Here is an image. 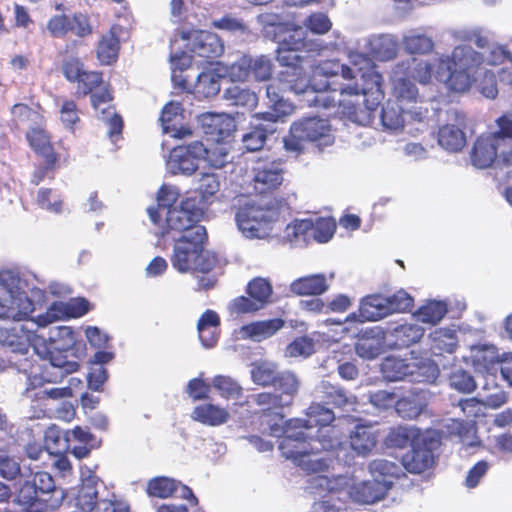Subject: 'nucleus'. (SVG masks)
<instances>
[{
  "mask_svg": "<svg viewBox=\"0 0 512 512\" xmlns=\"http://www.w3.org/2000/svg\"><path fill=\"white\" fill-rule=\"evenodd\" d=\"M339 71L348 83L341 84L335 106L352 122L370 125L384 99L383 76L371 68L363 72L360 79H355L353 69L346 64L339 65Z\"/></svg>",
  "mask_w": 512,
  "mask_h": 512,
  "instance_id": "f257e3e1",
  "label": "nucleus"
},
{
  "mask_svg": "<svg viewBox=\"0 0 512 512\" xmlns=\"http://www.w3.org/2000/svg\"><path fill=\"white\" fill-rule=\"evenodd\" d=\"M306 47L304 41H299L294 46L280 47L277 50V61L283 67L279 74V81L283 85L282 90H289L296 94L311 93L313 97L308 99L310 105L315 107H335V99L326 91H316L310 84L303 66L304 57L298 51Z\"/></svg>",
  "mask_w": 512,
  "mask_h": 512,
  "instance_id": "f03ea898",
  "label": "nucleus"
},
{
  "mask_svg": "<svg viewBox=\"0 0 512 512\" xmlns=\"http://www.w3.org/2000/svg\"><path fill=\"white\" fill-rule=\"evenodd\" d=\"M207 241L205 227H196L187 235H181L173 244L170 257L172 267L179 273L211 272L218 264V258L205 249Z\"/></svg>",
  "mask_w": 512,
  "mask_h": 512,
  "instance_id": "7ed1b4c3",
  "label": "nucleus"
},
{
  "mask_svg": "<svg viewBox=\"0 0 512 512\" xmlns=\"http://www.w3.org/2000/svg\"><path fill=\"white\" fill-rule=\"evenodd\" d=\"M483 63V54L469 45H458L451 55L439 57L436 77L444 81L451 91L463 93L471 87L472 72Z\"/></svg>",
  "mask_w": 512,
  "mask_h": 512,
  "instance_id": "20e7f679",
  "label": "nucleus"
},
{
  "mask_svg": "<svg viewBox=\"0 0 512 512\" xmlns=\"http://www.w3.org/2000/svg\"><path fill=\"white\" fill-rule=\"evenodd\" d=\"M16 497L24 512H47L58 509L66 493L55 486L49 473L36 472L21 485Z\"/></svg>",
  "mask_w": 512,
  "mask_h": 512,
  "instance_id": "39448f33",
  "label": "nucleus"
},
{
  "mask_svg": "<svg viewBox=\"0 0 512 512\" xmlns=\"http://www.w3.org/2000/svg\"><path fill=\"white\" fill-rule=\"evenodd\" d=\"M333 410L321 403H313L307 411V419H294L292 424L303 427L306 431L318 427L314 442H318L325 451L338 450L343 445L344 433L339 424H333Z\"/></svg>",
  "mask_w": 512,
  "mask_h": 512,
  "instance_id": "423d86ee",
  "label": "nucleus"
},
{
  "mask_svg": "<svg viewBox=\"0 0 512 512\" xmlns=\"http://www.w3.org/2000/svg\"><path fill=\"white\" fill-rule=\"evenodd\" d=\"M278 215L273 207L247 204L237 209L235 220L245 237L263 239L270 236Z\"/></svg>",
  "mask_w": 512,
  "mask_h": 512,
  "instance_id": "0eeeda50",
  "label": "nucleus"
},
{
  "mask_svg": "<svg viewBox=\"0 0 512 512\" xmlns=\"http://www.w3.org/2000/svg\"><path fill=\"white\" fill-rule=\"evenodd\" d=\"M293 421L294 419H290L285 424L279 450L284 458L302 466L305 457L325 450L318 442H314L315 438L310 436L303 427L292 424Z\"/></svg>",
  "mask_w": 512,
  "mask_h": 512,
  "instance_id": "6e6552de",
  "label": "nucleus"
},
{
  "mask_svg": "<svg viewBox=\"0 0 512 512\" xmlns=\"http://www.w3.org/2000/svg\"><path fill=\"white\" fill-rule=\"evenodd\" d=\"M383 376L388 381L403 380L406 377L412 382H434L438 377L439 369L435 363L420 362L411 365L405 359L387 357L381 364Z\"/></svg>",
  "mask_w": 512,
  "mask_h": 512,
  "instance_id": "1a4fd4ad",
  "label": "nucleus"
},
{
  "mask_svg": "<svg viewBox=\"0 0 512 512\" xmlns=\"http://www.w3.org/2000/svg\"><path fill=\"white\" fill-rule=\"evenodd\" d=\"M193 199H183L178 207L170 208L166 211L164 221L158 225L161 229V236L168 235L171 232H178L181 235H187L196 227H203L199 222L203 219L205 213L201 208L195 206Z\"/></svg>",
  "mask_w": 512,
  "mask_h": 512,
  "instance_id": "9d476101",
  "label": "nucleus"
},
{
  "mask_svg": "<svg viewBox=\"0 0 512 512\" xmlns=\"http://www.w3.org/2000/svg\"><path fill=\"white\" fill-rule=\"evenodd\" d=\"M46 30L54 39H65L68 36L84 39L93 34L90 17L81 12L52 15L46 23Z\"/></svg>",
  "mask_w": 512,
  "mask_h": 512,
  "instance_id": "9b49d317",
  "label": "nucleus"
},
{
  "mask_svg": "<svg viewBox=\"0 0 512 512\" xmlns=\"http://www.w3.org/2000/svg\"><path fill=\"white\" fill-rule=\"evenodd\" d=\"M97 481L87 478L80 486L76 495V506L82 512H130V507L124 500L114 494L109 499H97Z\"/></svg>",
  "mask_w": 512,
  "mask_h": 512,
  "instance_id": "f8f14e48",
  "label": "nucleus"
},
{
  "mask_svg": "<svg viewBox=\"0 0 512 512\" xmlns=\"http://www.w3.org/2000/svg\"><path fill=\"white\" fill-rule=\"evenodd\" d=\"M75 83V95L78 98L89 95L95 111H98L102 104L110 103L114 99L111 86L104 82L102 72L85 70Z\"/></svg>",
  "mask_w": 512,
  "mask_h": 512,
  "instance_id": "ddd939ff",
  "label": "nucleus"
},
{
  "mask_svg": "<svg viewBox=\"0 0 512 512\" xmlns=\"http://www.w3.org/2000/svg\"><path fill=\"white\" fill-rule=\"evenodd\" d=\"M252 400L259 407L257 414L261 419H265L268 426L269 434L275 435L282 428L283 424V408L289 405L291 400L284 401L282 395L272 392H260L252 395Z\"/></svg>",
  "mask_w": 512,
  "mask_h": 512,
  "instance_id": "4468645a",
  "label": "nucleus"
},
{
  "mask_svg": "<svg viewBox=\"0 0 512 512\" xmlns=\"http://www.w3.org/2000/svg\"><path fill=\"white\" fill-rule=\"evenodd\" d=\"M438 441L428 435H424L418 441H415L411 450L402 456V464L405 469L413 474H420L434 464V449Z\"/></svg>",
  "mask_w": 512,
  "mask_h": 512,
  "instance_id": "2eb2a0df",
  "label": "nucleus"
},
{
  "mask_svg": "<svg viewBox=\"0 0 512 512\" xmlns=\"http://www.w3.org/2000/svg\"><path fill=\"white\" fill-rule=\"evenodd\" d=\"M273 74L272 60L265 55L251 57L244 55L231 66V76L238 81L253 77L256 81H267Z\"/></svg>",
  "mask_w": 512,
  "mask_h": 512,
  "instance_id": "dca6fc26",
  "label": "nucleus"
},
{
  "mask_svg": "<svg viewBox=\"0 0 512 512\" xmlns=\"http://www.w3.org/2000/svg\"><path fill=\"white\" fill-rule=\"evenodd\" d=\"M205 153V146L201 141H194L187 145L174 147L170 152V164L175 172L185 175L193 174L199 166Z\"/></svg>",
  "mask_w": 512,
  "mask_h": 512,
  "instance_id": "f3484780",
  "label": "nucleus"
},
{
  "mask_svg": "<svg viewBox=\"0 0 512 512\" xmlns=\"http://www.w3.org/2000/svg\"><path fill=\"white\" fill-rule=\"evenodd\" d=\"M251 184L257 195H268L276 191L283 183L284 171L275 162L257 163L252 169Z\"/></svg>",
  "mask_w": 512,
  "mask_h": 512,
  "instance_id": "a211bd4d",
  "label": "nucleus"
},
{
  "mask_svg": "<svg viewBox=\"0 0 512 512\" xmlns=\"http://www.w3.org/2000/svg\"><path fill=\"white\" fill-rule=\"evenodd\" d=\"M297 136L305 141L315 142L319 146H328L334 142L331 127L327 120L312 116L304 117L292 123Z\"/></svg>",
  "mask_w": 512,
  "mask_h": 512,
  "instance_id": "6ab92c4d",
  "label": "nucleus"
},
{
  "mask_svg": "<svg viewBox=\"0 0 512 512\" xmlns=\"http://www.w3.org/2000/svg\"><path fill=\"white\" fill-rule=\"evenodd\" d=\"M317 398L321 404L330 405L334 408L356 410L357 397L348 392L339 384L322 380L315 388Z\"/></svg>",
  "mask_w": 512,
  "mask_h": 512,
  "instance_id": "aec40b11",
  "label": "nucleus"
},
{
  "mask_svg": "<svg viewBox=\"0 0 512 512\" xmlns=\"http://www.w3.org/2000/svg\"><path fill=\"white\" fill-rule=\"evenodd\" d=\"M191 52L204 62L212 64L214 59L220 57L224 52V44L220 37L213 32L198 31L191 43Z\"/></svg>",
  "mask_w": 512,
  "mask_h": 512,
  "instance_id": "412c9836",
  "label": "nucleus"
},
{
  "mask_svg": "<svg viewBox=\"0 0 512 512\" xmlns=\"http://www.w3.org/2000/svg\"><path fill=\"white\" fill-rule=\"evenodd\" d=\"M183 118L182 105L178 102H168L163 107L160 115L163 133L171 134L176 139L192 136V129L181 125Z\"/></svg>",
  "mask_w": 512,
  "mask_h": 512,
  "instance_id": "4be33fe9",
  "label": "nucleus"
},
{
  "mask_svg": "<svg viewBox=\"0 0 512 512\" xmlns=\"http://www.w3.org/2000/svg\"><path fill=\"white\" fill-rule=\"evenodd\" d=\"M498 146L499 142L496 136H492V134L479 136L471 151L472 164L477 168L485 169L494 162L497 163Z\"/></svg>",
  "mask_w": 512,
  "mask_h": 512,
  "instance_id": "5701e85b",
  "label": "nucleus"
},
{
  "mask_svg": "<svg viewBox=\"0 0 512 512\" xmlns=\"http://www.w3.org/2000/svg\"><path fill=\"white\" fill-rule=\"evenodd\" d=\"M201 125L205 134L217 142L223 141L236 130L234 118L225 113H206L201 118Z\"/></svg>",
  "mask_w": 512,
  "mask_h": 512,
  "instance_id": "b1692460",
  "label": "nucleus"
},
{
  "mask_svg": "<svg viewBox=\"0 0 512 512\" xmlns=\"http://www.w3.org/2000/svg\"><path fill=\"white\" fill-rule=\"evenodd\" d=\"M219 190L218 176L214 173H203L198 179L197 187L186 198L193 199L195 206L201 208L202 212L205 213Z\"/></svg>",
  "mask_w": 512,
  "mask_h": 512,
  "instance_id": "393cba45",
  "label": "nucleus"
},
{
  "mask_svg": "<svg viewBox=\"0 0 512 512\" xmlns=\"http://www.w3.org/2000/svg\"><path fill=\"white\" fill-rule=\"evenodd\" d=\"M350 448L358 456H368L377 445V434L372 425L357 424L350 432L349 436Z\"/></svg>",
  "mask_w": 512,
  "mask_h": 512,
  "instance_id": "a878e982",
  "label": "nucleus"
},
{
  "mask_svg": "<svg viewBox=\"0 0 512 512\" xmlns=\"http://www.w3.org/2000/svg\"><path fill=\"white\" fill-rule=\"evenodd\" d=\"M26 139L33 151L43 158H50V162L58 161V155L54 151L51 137L44 125L31 127L26 133Z\"/></svg>",
  "mask_w": 512,
  "mask_h": 512,
  "instance_id": "bb28decb",
  "label": "nucleus"
},
{
  "mask_svg": "<svg viewBox=\"0 0 512 512\" xmlns=\"http://www.w3.org/2000/svg\"><path fill=\"white\" fill-rule=\"evenodd\" d=\"M31 335L21 325L0 326V343L11 351L26 354L30 348Z\"/></svg>",
  "mask_w": 512,
  "mask_h": 512,
  "instance_id": "cd10ccee",
  "label": "nucleus"
},
{
  "mask_svg": "<svg viewBox=\"0 0 512 512\" xmlns=\"http://www.w3.org/2000/svg\"><path fill=\"white\" fill-rule=\"evenodd\" d=\"M385 296L376 293L363 297L359 305L361 321L374 322L389 316Z\"/></svg>",
  "mask_w": 512,
  "mask_h": 512,
  "instance_id": "c85d7f7f",
  "label": "nucleus"
},
{
  "mask_svg": "<svg viewBox=\"0 0 512 512\" xmlns=\"http://www.w3.org/2000/svg\"><path fill=\"white\" fill-rule=\"evenodd\" d=\"M393 102L404 108H408L418 102L419 90L412 80L399 77L392 81Z\"/></svg>",
  "mask_w": 512,
  "mask_h": 512,
  "instance_id": "c756f323",
  "label": "nucleus"
},
{
  "mask_svg": "<svg viewBox=\"0 0 512 512\" xmlns=\"http://www.w3.org/2000/svg\"><path fill=\"white\" fill-rule=\"evenodd\" d=\"M327 289L328 284L322 274L303 276L290 284V291L297 296L321 295Z\"/></svg>",
  "mask_w": 512,
  "mask_h": 512,
  "instance_id": "7c9ffc66",
  "label": "nucleus"
},
{
  "mask_svg": "<svg viewBox=\"0 0 512 512\" xmlns=\"http://www.w3.org/2000/svg\"><path fill=\"white\" fill-rule=\"evenodd\" d=\"M192 418L207 426H220L229 420L230 414L223 407L207 403L196 406Z\"/></svg>",
  "mask_w": 512,
  "mask_h": 512,
  "instance_id": "2f4dec72",
  "label": "nucleus"
},
{
  "mask_svg": "<svg viewBox=\"0 0 512 512\" xmlns=\"http://www.w3.org/2000/svg\"><path fill=\"white\" fill-rule=\"evenodd\" d=\"M284 326V321L280 318L269 319L265 321L253 322L242 326L240 333L243 337L260 341L271 337Z\"/></svg>",
  "mask_w": 512,
  "mask_h": 512,
  "instance_id": "473e14b6",
  "label": "nucleus"
},
{
  "mask_svg": "<svg viewBox=\"0 0 512 512\" xmlns=\"http://www.w3.org/2000/svg\"><path fill=\"white\" fill-rule=\"evenodd\" d=\"M178 200V193L167 185H162L157 192V205L149 207L147 212L153 224L159 225L162 214L170 208H175L174 204Z\"/></svg>",
  "mask_w": 512,
  "mask_h": 512,
  "instance_id": "72a5a7b5",
  "label": "nucleus"
},
{
  "mask_svg": "<svg viewBox=\"0 0 512 512\" xmlns=\"http://www.w3.org/2000/svg\"><path fill=\"white\" fill-rule=\"evenodd\" d=\"M424 335V329L417 324L404 323L396 326L392 332L393 345L397 348H407L419 342Z\"/></svg>",
  "mask_w": 512,
  "mask_h": 512,
  "instance_id": "f704fd0d",
  "label": "nucleus"
},
{
  "mask_svg": "<svg viewBox=\"0 0 512 512\" xmlns=\"http://www.w3.org/2000/svg\"><path fill=\"white\" fill-rule=\"evenodd\" d=\"M120 49L119 39L114 32H109L101 36L97 48L96 56L102 65H111L118 59Z\"/></svg>",
  "mask_w": 512,
  "mask_h": 512,
  "instance_id": "c9c22d12",
  "label": "nucleus"
},
{
  "mask_svg": "<svg viewBox=\"0 0 512 512\" xmlns=\"http://www.w3.org/2000/svg\"><path fill=\"white\" fill-rule=\"evenodd\" d=\"M438 143L451 152L460 151L466 143L464 132L455 125H444L438 131Z\"/></svg>",
  "mask_w": 512,
  "mask_h": 512,
  "instance_id": "e433bc0d",
  "label": "nucleus"
},
{
  "mask_svg": "<svg viewBox=\"0 0 512 512\" xmlns=\"http://www.w3.org/2000/svg\"><path fill=\"white\" fill-rule=\"evenodd\" d=\"M370 472L376 479L380 480L383 486L389 488L394 479H398L401 474L400 467L385 459H375L369 464Z\"/></svg>",
  "mask_w": 512,
  "mask_h": 512,
  "instance_id": "4c0bfd02",
  "label": "nucleus"
},
{
  "mask_svg": "<svg viewBox=\"0 0 512 512\" xmlns=\"http://www.w3.org/2000/svg\"><path fill=\"white\" fill-rule=\"evenodd\" d=\"M448 312L447 303L441 300H428L418 308L417 319L426 324H438Z\"/></svg>",
  "mask_w": 512,
  "mask_h": 512,
  "instance_id": "58836bf2",
  "label": "nucleus"
},
{
  "mask_svg": "<svg viewBox=\"0 0 512 512\" xmlns=\"http://www.w3.org/2000/svg\"><path fill=\"white\" fill-rule=\"evenodd\" d=\"M425 434L416 427L398 426L392 428L387 436V443L389 446L404 448L408 445L411 447L422 438Z\"/></svg>",
  "mask_w": 512,
  "mask_h": 512,
  "instance_id": "ea45409f",
  "label": "nucleus"
},
{
  "mask_svg": "<svg viewBox=\"0 0 512 512\" xmlns=\"http://www.w3.org/2000/svg\"><path fill=\"white\" fill-rule=\"evenodd\" d=\"M407 109L388 100L383 105L380 113L381 124L384 129L397 131L404 127V112Z\"/></svg>",
  "mask_w": 512,
  "mask_h": 512,
  "instance_id": "a19ab883",
  "label": "nucleus"
},
{
  "mask_svg": "<svg viewBox=\"0 0 512 512\" xmlns=\"http://www.w3.org/2000/svg\"><path fill=\"white\" fill-rule=\"evenodd\" d=\"M180 486V481L166 476H157L147 483L146 493L150 497L167 499L172 497Z\"/></svg>",
  "mask_w": 512,
  "mask_h": 512,
  "instance_id": "79ce46f5",
  "label": "nucleus"
},
{
  "mask_svg": "<svg viewBox=\"0 0 512 512\" xmlns=\"http://www.w3.org/2000/svg\"><path fill=\"white\" fill-rule=\"evenodd\" d=\"M69 373L50 365L49 363L44 364L41 367L38 375L28 377L29 384L25 390L27 397H30V390L40 387L45 383H58L61 382Z\"/></svg>",
  "mask_w": 512,
  "mask_h": 512,
  "instance_id": "37998d69",
  "label": "nucleus"
},
{
  "mask_svg": "<svg viewBox=\"0 0 512 512\" xmlns=\"http://www.w3.org/2000/svg\"><path fill=\"white\" fill-rule=\"evenodd\" d=\"M48 341L51 349L69 350L75 343V334L68 326L52 327L48 333Z\"/></svg>",
  "mask_w": 512,
  "mask_h": 512,
  "instance_id": "c03bdc74",
  "label": "nucleus"
},
{
  "mask_svg": "<svg viewBox=\"0 0 512 512\" xmlns=\"http://www.w3.org/2000/svg\"><path fill=\"white\" fill-rule=\"evenodd\" d=\"M99 118L108 127L107 135L113 142L121 138L124 121L122 116L116 112L115 106L109 105L107 108L102 109Z\"/></svg>",
  "mask_w": 512,
  "mask_h": 512,
  "instance_id": "a18cd8bd",
  "label": "nucleus"
},
{
  "mask_svg": "<svg viewBox=\"0 0 512 512\" xmlns=\"http://www.w3.org/2000/svg\"><path fill=\"white\" fill-rule=\"evenodd\" d=\"M220 78L221 75L214 70L202 71L195 85L198 93L206 98L217 95L220 92Z\"/></svg>",
  "mask_w": 512,
  "mask_h": 512,
  "instance_id": "49530a36",
  "label": "nucleus"
},
{
  "mask_svg": "<svg viewBox=\"0 0 512 512\" xmlns=\"http://www.w3.org/2000/svg\"><path fill=\"white\" fill-rule=\"evenodd\" d=\"M404 50L409 54H427L434 48L433 40L424 34H410L403 38Z\"/></svg>",
  "mask_w": 512,
  "mask_h": 512,
  "instance_id": "de8ad7c7",
  "label": "nucleus"
},
{
  "mask_svg": "<svg viewBox=\"0 0 512 512\" xmlns=\"http://www.w3.org/2000/svg\"><path fill=\"white\" fill-rule=\"evenodd\" d=\"M59 115L62 125L71 132H74L81 122L78 105L73 99H65L62 101Z\"/></svg>",
  "mask_w": 512,
  "mask_h": 512,
  "instance_id": "09e8293b",
  "label": "nucleus"
},
{
  "mask_svg": "<svg viewBox=\"0 0 512 512\" xmlns=\"http://www.w3.org/2000/svg\"><path fill=\"white\" fill-rule=\"evenodd\" d=\"M389 314L410 312L414 307V298L404 289L397 290L389 296H385Z\"/></svg>",
  "mask_w": 512,
  "mask_h": 512,
  "instance_id": "8fccbe9b",
  "label": "nucleus"
},
{
  "mask_svg": "<svg viewBox=\"0 0 512 512\" xmlns=\"http://www.w3.org/2000/svg\"><path fill=\"white\" fill-rule=\"evenodd\" d=\"M212 386L225 399H239L242 395V387L231 377L217 375L212 380Z\"/></svg>",
  "mask_w": 512,
  "mask_h": 512,
  "instance_id": "3c124183",
  "label": "nucleus"
},
{
  "mask_svg": "<svg viewBox=\"0 0 512 512\" xmlns=\"http://www.w3.org/2000/svg\"><path fill=\"white\" fill-rule=\"evenodd\" d=\"M246 292L251 298L261 303L263 308L269 302L273 289L267 279L256 277L248 283Z\"/></svg>",
  "mask_w": 512,
  "mask_h": 512,
  "instance_id": "603ef678",
  "label": "nucleus"
},
{
  "mask_svg": "<svg viewBox=\"0 0 512 512\" xmlns=\"http://www.w3.org/2000/svg\"><path fill=\"white\" fill-rule=\"evenodd\" d=\"M380 480L365 481L361 483L355 491L358 501L365 504H372L384 497V491L380 489Z\"/></svg>",
  "mask_w": 512,
  "mask_h": 512,
  "instance_id": "864d4df0",
  "label": "nucleus"
},
{
  "mask_svg": "<svg viewBox=\"0 0 512 512\" xmlns=\"http://www.w3.org/2000/svg\"><path fill=\"white\" fill-rule=\"evenodd\" d=\"M274 132L265 126L257 125L242 137L243 146L247 151L254 152L263 148L269 133Z\"/></svg>",
  "mask_w": 512,
  "mask_h": 512,
  "instance_id": "5fc2aeb1",
  "label": "nucleus"
},
{
  "mask_svg": "<svg viewBox=\"0 0 512 512\" xmlns=\"http://www.w3.org/2000/svg\"><path fill=\"white\" fill-rule=\"evenodd\" d=\"M13 119L18 123L32 122L36 125H44L45 117L38 111L24 103H16L11 108Z\"/></svg>",
  "mask_w": 512,
  "mask_h": 512,
  "instance_id": "6e6d98bb",
  "label": "nucleus"
},
{
  "mask_svg": "<svg viewBox=\"0 0 512 512\" xmlns=\"http://www.w3.org/2000/svg\"><path fill=\"white\" fill-rule=\"evenodd\" d=\"M273 387L281 392L282 399L284 396L294 397L299 389V381L294 373L290 371H281L277 373Z\"/></svg>",
  "mask_w": 512,
  "mask_h": 512,
  "instance_id": "4d7b16f0",
  "label": "nucleus"
},
{
  "mask_svg": "<svg viewBox=\"0 0 512 512\" xmlns=\"http://www.w3.org/2000/svg\"><path fill=\"white\" fill-rule=\"evenodd\" d=\"M312 237L318 243L328 242L336 231V222L331 217H319L313 222Z\"/></svg>",
  "mask_w": 512,
  "mask_h": 512,
  "instance_id": "13d9d810",
  "label": "nucleus"
},
{
  "mask_svg": "<svg viewBox=\"0 0 512 512\" xmlns=\"http://www.w3.org/2000/svg\"><path fill=\"white\" fill-rule=\"evenodd\" d=\"M226 97L236 106L254 108L257 105V95L249 89L240 88L238 86L229 88L226 91Z\"/></svg>",
  "mask_w": 512,
  "mask_h": 512,
  "instance_id": "bf43d9fd",
  "label": "nucleus"
},
{
  "mask_svg": "<svg viewBox=\"0 0 512 512\" xmlns=\"http://www.w3.org/2000/svg\"><path fill=\"white\" fill-rule=\"evenodd\" d=\"M62 319H70L67 302L55 301L51 303L43 315L38 316V323L41 326H46Z\"/></svg>",
  "mask_w": 512,
  "mask_h": 512,
  "instance_id": "052dcab7",
  "label": "nucleus"
},
{
  "mask_svg": "<svg viewBox=\"0 0 512 512\" xmlns=\"http://www.w3.org/2000/svg\"><path fill=\"white\" fill-rule=\"evenodd\" d=\"M422 411V404L416 395L399 397L396 403V412L402 418H416Z\"/></svg>",
  "mask_w": 512,
  "mask_h": 512,
  "instance_id": "680f3d73",
  "label": "nucleus"
},
{
  "mask_svg": "<svg viewBox=\"0 0 512 512\" xmlns=\"http://www.w3.org/2000/svg\"><path fill=\"white\" fill-rule=\"evenodd\" d=\"M313 221L310 219L295 220L286 227V236L289 241L306 240L312 236Z\"/></svg>",
  "mask_w": 512,
  "mask_h": 512,
  "instance_id": "e2e57ef3",
  "label": "nucleus"
},
{
  "mask_svg": "<svg viewBox=\"0 0 512 512\" xmlns=\"http://www.w3.org/2000/svg\"><path fill=\"white\" fill-rule=\"evenodd\" d=\"M411 75L418 83L422 85L430 84L432 81L434 66L426 60H412Z\"/></svg>",
  "mask_w": 512,
  "mask_h": 512,
  "instance_id": "0e129e2a",
  "label": "nucleus"
},
{
  "mask_svg": "<svg viewBox=\"0 0 512 512\" xmlns=\"http://www.w3.org/2000/svg\"><path fill=\"white\" fill-rule=\"evenodd\" d=\"M281 88L276 83H270L266 87V94L270 100V107L274 111L281 113H291L293 106L288 101L284 100L280 94Z\"/></svg>",
  "mask_w": 512,
  "mask_h": 512,
  "instance_id": "69168bd1",
  "label": "nucleus"
},
{
  "mask_svg": "<svg viewBox=\"0 0 512 512\" xmlns=\"http://www.w3.org/2000/svg\"><path fill=\"white\" fill-rule=\"evenodd\" d=\"M68 350H54L49 351V363L56 368H59L69 374L79 370L80 365L77 361H70L67 359L66 352Z\"/></svg>",
  "mask_w": 512,
  "mask_h": 512,
  "instance_id": "338daca9",
  "label": "nucleus"
},
{
  "mask_svg": "<svg viewBox=\"0 0 512 512\" xmlns=\"http://www.w3.org/2000/svg\"><path fill=\"white\" fill-rule=\"evenodd\" d=\"M451 386L461 393H471L476 389L474 377L464 370H457L450 377Z\"/></svg>",
  "mask_w": 512,
  "mask_h": 512,
  "instance_id": "774afa93",
  "label": "nucleus"
}]
</instances>
